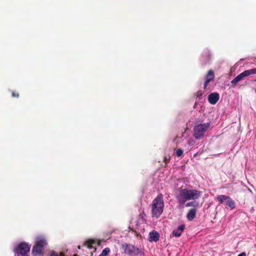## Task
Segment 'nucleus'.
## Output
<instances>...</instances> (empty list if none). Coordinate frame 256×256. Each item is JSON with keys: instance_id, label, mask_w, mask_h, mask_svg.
Returning <instances> with one entry per match:
<instances>
[{"instance_id": "3", "label": "nucleus", "mask_w": 256, "mask_h": 256, "mask_svg": "<svg viewBox=\"0 0 256 256\" xmlns=\"http://www.w3.org/2000/svg\"><path fill=\"white\" fill-rule=\"evenodd\" d=\"M210 126L209 122L200 124L196 126L194 128V136L197 140L204 137V133Z\"/></svg>"}, {"instance_id": "7", "label": "nucleus", "mask_w": 256, "mask_h": 256, "mask_svg": "<svg viewBox=\"0 0 256 256\" xmlns=\"http://www.w3.org/2000/svg\"><path fill=\"white\" fill-rule=\"evenodd\" d=\"M30 246L26 242L20 243L14 249V252L22 256H25L30 250Z\"/></svg>"}, {"instance_id": "12", "label": "nucleus", "mask_w": 256, "mask_h": 256, "mask_svg": "<svg viewBox=\"0 0 256 256\" xmlns=\"http://www.w3.org/2000/svg\"><path fill=\"white\" fill-rule=\"evenodd\" d=\"M196 208L190 209L186 214V218L189 221H192L196 217Z\"/></svg>"}, {"instance_id": "17", "label": "nucleus", "mask_w": 256, "mask_h": 256, "mask_svg": "<svg viewBox=\"0 0 256 256\" xmlns=\"http://www.w3.org/2000/svg\"><path fill=\"white\" fill-rule=\"evenodd\" d=\"M198 205H199L198 202H196L195 200H194V201H192V202L186 203L185 204V206L186 207L192 206L194 208H196V207L198 206Z\"/></svg>"}, {"instance_id": "19", "label": "nucleus", "mask_w": 256, "mask_h": 256, "mask_svg": "<svg viewBox=\"0 0 256 256\" xmlns=\"http://www.w3.org/2000/svg\"><path fill=\"white\" fill-rule=\"evenodd\" d=\"M183 150L181 148H178L176 151V155L178 157H180L183 155Z\"/></svg>"}, {"instance_id": "25", "label": "nucleus", "mask_w": 256, "mask_h": 256, "mask_svg": "<svg viewBox=\"0 0 256 256\" xmlns=\"http://www.w3.org/2000/svg\"><path fill=\"white\" fill-rule=\"evenodd\" d=\"M209 82H210L209 81L206 80H205V82H204V89H206V87L208 86V85Z\"/></svg>"}, {"instance_id": "24", "label": "nucleus", "mask_w": 256, "mask_h": 256, "mask_svg": "<svg viewBox=\"0 0 256 256\" xmlns=\"http://www.w3.org/2000/svg\"><path fill=\"white\" fill-rule=\"evenodd\" d=\"M12 97L18 98L19 96V94L15 92H12Z\"/></svg>"}, {"instance_id": "22", "label": "nucleus", "mask_w": 256, "mask_h": 256, "mask_svg": "<svg viewBox=\"0 0 256 256\" xmlns=\"http://www.w3.org/2000/svg\"><path fill=\"white\" fill-rule=\"evenodd\" d=\"M130 224L131 225L129 226L128 228L130 229L131 230L134 232L136 233V228L132 224V222H130Z\"/></svg>"}, {"instance_id": "9", "label": "nucleus", "mask_w": 256, "mask_h": 256, "mask_svg": "<svg viewBox=\"0 0 256 256\" xmlns=\"http://www.w3.org/2000/svg\"><path fill=\"white\" fill-rule=\"evenodd\" d=\"M220 98V95L218 93L214 92L211 93L208 96V101L212 104H216Z\"/></svg>"}, {"instance_id": "31", "label": "nucleus", "mask_w": 256, "mask_h": 256, "mask_svg": "<svg viewBox=\"0 0 256 256\" xmlns=\"http://www.w3.org/2000/svg\"><path fill=\"white\" fill-rule=\"evenodd\" d=\"M73 256H78V255H77V254H74Z\"/></svg>"}, {"instance_id": "4", "label": "nucleus", "mask_w": 256, "mask_h": 256, "mask_svg": "<svg viewBox=\"0 0 256 256\" xmlns=\"http://www.w3.org/2000/svg\"><path fill=\"white\" fill-rule=\"evenodd\" d=\"M47 242L45 239L40 238L38 240L32 249V254L34 256H38L42 253L44 246Z\"/></svg>"}, {"instance_id": "32", "label": "nucleus", "mask_w": 256, "mask_h": 256, "mask_svg": "<svg viewBox=\"0 0 256 256\" xmlns=\"http://www.w3.org/2000/svg\"><path fill=\"white\" fill-rule=\"evenodd\" d=\"M26 256V255L25 256Z\"/></svg>"}, {"instance_id": "14", "label": "nucleus", "mask_w": 256, "mask_h": 256, "mask_svg": "<svg viewBox=\"0 0 256 256\" xmlns=\"http://www.w3.org/2000/svg\"><path fill=\"white\" fill-rule=\"evenodd\" d=\"M96 244V242L94 240H88L84 243V246L89 248H94V250H96V248L94 246Z\"/></svg>"}, {"instance_id": "30", "label": "nucleus", "mask_w": 256, "mask_h": 256, "mask_svg": "<svg viewBox=\"0 0 256 256\" xmlns=\"http://www.w3.org/2000/svg\"><path fill=\"white\" fill-rule=\"evenodd\" d=\"M78 249H80V246H78Z\"/></svg>"}, {"instance_id": "5", "label": "nucleus", "mask_w": 256, "mask_h": 256, "mask_svg": "<svg viewBox=\"0 0 256 256\" xmlns=\"http://www.w3.org/2000/svg\"><path fill=\"white\" fill-rule=\"evenodd\" d=\"M122 248L124 250V252L130 256L138 255L140 252L138 248L132 244H122Z\"/></svg>"}, {"instance_id": "6", "label": "nucleus", "mask_w": 256, "mask_h": 256, "mask_svg": "<svg viewBox=\"0 0 256 256\" xmlns=\"http://www.w3.org/2000/svg\"><path fill=\"white\" fill-rule=\"evenodd\" d=\"M216 200L220 203L226 202V205L233 210L236 207L235 202L230 196L225 195H218Z\"/></svg>"}, {"instance_id": "16", "label": "nucleus", "mask_w": 256, "mask_h": 256, "mask_svg": "<svg viewBox=\"0 0 256 256\" xmlns=\"http://www.w3.org/2000/svg\"><path fill=\"white\" fill-rule=\"evenodd\" d=\"M244 72L246 77L251 75L256 74V68L246 70Z\"/></svg>"}, {"instance_id": "21", "label": "nucleus", "mask_w": 256, "mask_h": 256, "mask_svg": "<svg viewBox=\"0 0 256 256\" xmlns=\"http://www.w3.org/2000/svg\"><path fill=\"white\" fill-rule=\"evenodd\" d=\"M144 215H145L144 213V211H142V212H140V214H139V218H142V220H144Z\"/></svg>"}, {"instance_id": "18", "label": "nucleus", "mask_w": 256, "mask_h": 256, "mask_svg": "<svg viewBox=\"0 0 256 256\" xmlns=\"http://www.w3.org/2000/svg\"><path fill=\"white\" fill-rule=\"evenodd\" d=\"M110 252V249L109 248H106L104 249L102 253L98 256H107Z\"/></svg>"}, {"instance_id": "8", "label": "nucleus", "mask_w": 256, "mask_h": 256, "mask_svg": "<svg viewBox=\"0 0 256 256\" xmlns=\"http://www.w3.org/2000/svg\"><path fill=\"white\" fill-rule=\"evenodd\" d=\"M212 58V54L208 50H206L204 52L202 56V63L203 65H206L210 63Z\"/></svg>"}, {"instance_id": "13", "label": "nucleus", "mask_w": 256, "mask_h": 256, "mask_svg": "<svg viewBox=\"0 0 256 256\" xmlns=\"http://www.w3.org/2000/svg\"><path fill=\"white\" fill-rule=\"evenodd\" d=\"M245 77V74L243 72H242L234 78L232 80L231 83L232 84L236 85L238 82L242 80Z\"/></svg>"}, {"instance_id": "23", "label": "nucleus", "mask_w": 256, "mask_h": 256, "mask_svg": "<svg viewBox=\"0 0 256 256\" xmlns=\"http://www.w3.org/2000/svg\"><path fill=\"white\" fill-rule=\"evenodd\" d=\"M203 94V92H202V90H198L196 93V96L197 98H200L202 96Z\"/></svg>"}, {"instance_id": "11", "label": "nucleus", "mask_w": 256, "mask_h": 256, "mask_svg": "<svg viewBox=\"0 0 256 256\" xmlns=\"http://www.w3.org/2000/svg\"><path fill=\"white\" fill-rule=\"evenodd\" d=\"M185 228L184 224L180 226L176 230H174L172 232V235L175 237L178 238L180 236L182 232L184 231Z\"/></svg>"}, {"instance_id": "27", "label": "nucleus", "mask_w": 256, "mask_h": 256, "mask_svg": "<svg viewBox=\"0 0 256 256\" xmlns=\"http://www.w3.org/2000/svg\"><path fill=\"white\" fill-rule=\"evenodd\" d=\"M238 256H246V253L245 252H242Z\"/></svg>"}, {"instance_id": "15", "label": "nucleus", "mask_w": 256, "mask_h": 256, "mask_svg": "<svg viewBox=\"0 0 256 256\" xmlns=\"http://www.w3.org/2000/svg\"><path fill=\"white\" fill-rule=\"evenodd\" d=\"M214 72L212 70H210L206 74V80L210 82L213 80L214 78Z\"/></svg>"}, {"instance_id": "28", "label": "nucleus", "mask_w": 256, "mask_h": 256, "mask_svg": "<svg viewBox=\"0 0 256 256\" xmlns=\"http://www.w3.org/2000/svg\"><path fill=\"white\" fill-rule=\"evenodd\" d=\"M139 223H140V222H138V220H136V227L139 226Z\"/></svg>"}, {"instance_id": "20", "label": "nucleus", "mask_w": 256, "mask_h": 256, "mask_svg": "<svg viewBox=\"0 0 256 256\" xmlns=\"http://www.w3.org/2000/svg\"><path fill=\"white\" fill-rule=\"evenodd\" d=\"M50 256H65L64 253H60L59 255L58 253L52 252Z\"/></svg>"}, {"instance_id": "2", "label": "nucleus", "mask_w": 256, "mask_h": 256, "mask_svg": "<svg viewBox=\"0 0 256 256\" xmlns=\"http://www.w3.org/2000/svg\"><path fill=\"white\" fill-rule=\"evenodd\" d=\"M152 218H158L164 212V196L162 194L158 195L152 203Z\"/></svg>"}, {"instance_id": "1", "label": "nucleus", "mask_w": 256, "mask_h": 256, "mask_svg": "<svg viewBox=\"0 0 256 256\" xmlns=\"http://www.w3.org/2000/svg\"><path fill=\"white\" fill-rule=\"evenodd\" d=\"M178 194L176 196L178 202L184 204L187 200L199 198L201 195L200 190L181 186L178 189Z\"/></svg>"}, {"instance_id": "10", "label": "nucleus", "mask_w": 256, "mask_h": 256, "mask_svg": "<svg viewBox=\"0 0 256 256\" xmlns=\"http://www.w3.org/2000/svg\"><path fill=\"white\" fill-rule=\"evenodd\" d=\"M160 238L159 233L155 230H153L149 234V241L156 242Z\"/></svg>"}, {"instance_id": "26", "label": "nucleus", "mask_w": 256, "mask_h": 256, "mask_svg": "<svg viewBox=\"0 0 256 256\" xmlns=\"http://www.w3.org/2000/svg\"><path fill=\"white\" fill-rule=\"evenodd\" d=\"M169 160H170V158H168L166 156H164V162L166 163V164Z\"/></svg>"}, {"instance_id": "29", "label": "nucleus", "mask_w": 256, "mask_h": 256, "mask_svg": "<svg viewBox=\"0 0 256 256\" xmlns=\"http://www.w3.org/2000/svg\"><path fill=\"white\" fill-rule=\"evenodd\" d=\"M100 241H98V242H97V245L99 246H100Z\"/></svg>"}]
</instances>
